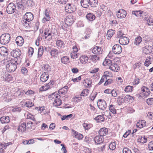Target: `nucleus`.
Wrapping results in <instances>:
<instances>
[{
	"label": "nucleus",
	"instance_id": "1",
	"mask_svg": "<svg viewBox=\"0 0 153 153\" xmlns=\"http://www.w3.org/2000/svg\"><path fill=\"white\" fill-rule=\"evenodd\" d=\"M17 64H18L17 61H10L6 65L7 70L10 72H14L17 68Z\"/></svg>",
	"mask_w": 153,
	"mask_h": 153
},
{
	"label": "nucleus",
	"instance_id": "2",
	"mask_svg": "<svg viewBox=\"0 0 153 153\" xmlns=\"http://www.w3.org/2000/svg\"><path fill=\"white\" fill-rule=\"evenodd\" d=\"M10 39V35L8 33H4L0 37V42L2 45H6L9 42Z\"/></svg>",
	"mask_w": 153,
	"mask_h": 153
},
{
	"label": "nucleus",
	"instance_id": "3",
	"mask_svg": "<svg viewBox=\"0 0 153 153\" xmlns=\"http://www.w3.org/2000/svg\"><path fill=\"white\" fill-rule=\"evenodd\" d=\"M53 34V33L51 30L48 29L45 30L42 36L43 39L50 41L52 39Z\"/></svg>",
	"mask_w": 153,
	"mask_h": 153
},
{
	"label": "nucleus",
	"instance_id": "4",
	"mask_svg": "<svg viewBox=\"0 0 153 153\" xmlns=\"http://www.w3.org/2000/svg\"><path fill=\"white\" fill-rule=\"evenodd\" d=\"M66 12L71 13L76 10V7L72 3H68L66 5L65 8Z\"/></svg>",
	"mask_w": 153,
	"mask_h": 153
},
{
	"label": "nucleus",
	"instance_id": "5",
	"mask_svg": "<svg viewBox=\"0 0 153 153\" xmlns=\"http://www.w3.org/2000/svg\"><path fill=\"white\" fill-rule=\"evenodd\" d=\"M16 7L15 4L13 3H10L8 5L6 11L9 14H12L14 13L16 10Z\"/></svg>",
	"mask_w": 153,
	"mask_h": 153
},
{
	"label": "nucleus",
	"instance_id": "6",
	"mask_svg": "<svg viewBox=\"0 0 153 153\" xmlns=\"http://www.w3.org/2000/svg\"><path fill=\"white\" fill-rule=\"evenodd\" d=\"M75 19L74 17L72 15H68L65 20V24L67 26H71L73 23Z\"/></svg>",
	"mask_w": 153,
	"mask_h": 153
},
{
	"label": "nucleus",
	"instance_id": "7",
	"mask_svg": "<svg viewBox=\"0 0 153 153\" xmlns=\"http://www.w3.org/2000/svg\"><path fill=\"white\" fill-rule=\"evenodd\" d=\"M122 48L119 44H116L112 48V51L115 54H119L122 52Z\"/></svg>",
	"mask_w": 153,
	"mask_h": 153
},
{
	"label": "nucleus",
	"instance_id": "8",
	"mask_svg": "<svg viewBox=\"0 0 153 153\" xmlns=\"http://www.w3.org/2000/svg\"><path fill=\"white\" fill-rule=\"evenodd\" d=\"M97 104L99 108L101 110H104L107 107L106 103L104 100H100Z\"/></svg>",
	"mask_w": 153,
	"mask_h": 153
},
{
	"label": "nucleus",
	"instance_id": "9",
	"mask_svg": "<svg viewBox=\"0 0 153 153\" xmlns=\"http://www.w3.org/2000/svg\"><path fill=\"white\" fill-rule=\"evenodd\" d=\"M127 14L126 11L123 9L119 10L117 12V16L118 18L123 19L126 16Z\"/></svg>",
	"mask_w": 153,
	"mask_h": 153
},
{
	"label": "nucleus",
	"instance_id": "10",
	"mask_svg": "<svg viewBox=\"0 0 153 153\" xmlns=\"http://www.w3.org/2000/svg\"><path fill=\"white\" fill-rule=\"evenodd\" d=\"M33 15L31 12H27L24 16V19H26V21L31 22L33 19Z\"/></svg>",
	"mask_w": 153,
	"mask_h": 153
},
{
	"label": "nucleus",
	"instance_id": "11",
	"mask_svg": "<svg viewBox=\"0 0 153 153\" xmlns=\"http://www.w3.org/2000/svg\"><path fill=\"white\" fill-rule=\"evenodd\" d=\"M92 51L94 54H100L102 53V49L101 47L96 46L92 49Z\"/></svg>",
	"mask_w": 153,
	"mask_h": 153
},
{
	"label": "nucleus",
	"instance_id": "12",
	"mask_svg": "<svg viewBox=\"0 0 153 153\" xmlns=\"http://www.w3.org/2000/svg\"><path fill=\"white\" fill-rule=\"evenodd\" d=\"M26 128V123L25 122H21L19 126L18 130L20 132H24Z\"/></svg>",
	"mask_w": 153,
	"mask_h": 153
},
{
	"label": "nucleus",
	"instance_id": "13",
	"mask_svg": "<svg viewBox=\"0 0 153 153\" xmlns=\"http://www.w3.org/2000/svg\"><path fill=\"white\" fill-rule=\"evenodd\" d=\"M60 97L61 96L60 95L56 96V99H54V102H53V106L57 107L61 105L62 102L60 99Z\"/></svg>",
	"mask_w": 153,
	"mask_h": 153
},
{
	"label": "nucleus",
	"instance_id": "14",
	"mask_svg": "<svg viewBox=\"0 0 153 153\" xmlns=\"http://www.w3.org/2000/svg\"><path fill=\"white\" fill-rule=\"evenodd\" d=\"M11 54L13 57L17 58L21 55V52L19 49L16 48L11 52Z\"/></svg>",
	"mask_w": 153,
	"mask_h": 153
},
{
	"label": "nucleus",
	"instance_id": "15",
	"mask_svg": "<svg viewBox=\"0 0 153 153\" xmlns=\"http://www.w3.org/2000/svg\"><path fill=\"white\" fill-rule=\"evenodd\" d=\"M120 43L122 45H126L128 44L129 42V39L127 37L124 36L122 37L119 39Z\"/></svg>",
	"mask_w": 153,
	"mask_h": 153
},
{
	"label": "nucleus",
	"instance_id": "16",
	"mask_svg": "<svg viewBox=\"0 0 153 153\" xmlns=\"http://www.w3.org/2000/svg\"><path fill=\"white\" fill-rule=\"evenodd\" d=\"M109 68L112 71L114 72H117L120 70V68L118 64L113 63L110 65Z\"/></svg>",
	"mask_w": 153,
	"mask_h": 153
},
{
	"label": "nucleus",
	"instance_id": "17",
	"mask_svg": "<svg viewBox=\"0 0 153 153\" xmlns=\"http://www.w3.org/2000/svg\"><path fill=\"white\" fill-rule=\"evenodd\" d=\"M1 78L3 81H7V82H9L11 81L13 78L12 76L8 73H5L4 75H3L1 76Z\"/></svg>",
	"mask_w": 153,
	"mask_h": 153
},
{
	"label": "nucleus",
	"instance_id": "18",
	"mask_svg": "<svg viewBox=\"0 0 153 153\" xmlns=\"http://www.w3.org/2000/svg\"><path fill=\"white\" fill-rule=\"evenodd\" d=\"M16 4L17 6L19 9L23 10L25 9V3L22 1V0L17 1Z\"/></svg>",
	"mask_w": 153,
	"mask_h": 153
},
{
	"label": "nucleus",
	"instance_id": "19",
	"mask_svg": "<svg viewBox=\"0 0 153 153\" xmlns=\"http://www.w3.org/2000/svg\"><path fill=\"white\" fill-rule=\"evenodd\" d=\"M15 41L17 45L20 46H22L24 42V40L23 37L20 36H18L16 38Z\"/></svg>",
	"mask_w": 153,
	"mask_h": 153
},
{
	"label": "nucleus",
	"instance_id": "20",
	"mask_svg": "<svg viewBox=\"0 0 153 153\" xmlns=\"http://www.w3.org/2000/svg\"><path fill=\"white\" fill-rule=\"evenodd\" d=\"M49 75L48 73L44 72L41 75L40 80L42 82H45L49 78Z\"/></svg>",
	"mask_w": 153,
	"mask_h": 153
},
{
	"label": "nucleus",
	"instance_id": "21",
	"mask_svg": "<svg viewBox=\"0 0 153 153\" xmlns=\"http://www.w3.org/2000/svg\"><path fill=\"white\" fill-rule=\"evenodd\" d=\"M0 54L4 56L8 55L7 49L5 47L2 46L0 48Z\"/></svg>",
	"mask_w": 153,
	"mask_h": 153
},
{
	"label": "nucleus",
	"instance_id": "22",
	"mask_svg": "<svg viewBox=\"0 0 153 153\" xmlns=\"http://www.w3.org/2000/svg\"><path fill=\"white\" fill-rule=\"evenodd\" d=\"M94 141L95 143L100 144L102 143L103 141V138L100 135H98L95 137L94 138Z\"/></svg>",
	"mask_w": 153,
	"mask_h": 153
},
{
	"label": "nucleus",
	"instance_id": "23",
	"mask_svg": "<svg viewBox=\"0 0 153 153\" xmlns=\"http://www.w3.org/2000/svg\"><path fill=\"white\" fill-rule=\"evenodd\" d=\"M108 133V129L105 128H101L99 132L100 135L103 137V136L106 135Z\"/></svg>",
	"mask_w": 153,
	"mask_h": 153
},
{
	"label": "nucleus",
	"instance_id": "24",
	"mask_svg": "<svg viewBox=\"0 0 153 153\" xmlns=\"http://www.w3.org/2000/svg\"><path fill=\"white\" fill-rule=\"evenodd\" d=\"M129 96L127 95L124 98H123V97L122 96H119L118 97V99H119V101H121V102H128L129 100H130Z\"/></svg>",
	"mask_w": 153,
	"mask_h": 153
},
{
	"label": "nucleus",
	"instance_id": "25",
	"mask_svg": "<svg viewBox=\"0 0 153 153\" xmlns=\"http://www.w3.org/2000/svg\"><path fill=\"white\" fill-rule=\"evenodd\" d=\"M88 59V57L85 55L81 56L79 57V60L80 62L84 64L87 62Z\"/></svg>",
	"mask_w": 153,
	"mask_h": 153
},
{
	"label": "nucleus",
	"instance_id": "26",
	"mask_svg": "<svg viewBox=\"0 0 153 153\" xmlns=\"http://www.w3.org/2000/svg\"><path fill=\"white\" fill-rule=\"evenodd\" d=\"M81 6L84 8H86L89 5V0H81Z\"/></svg>",
	"mask_w": 153,
	"mask_h": 153
},
{
	"label": "nucleus",
	"instance_id": "27",
	"mask_svg": "<svg viewBox=\"0 0 153 153\" xmlns=\"http://www.w3.org/2000/svg\"><path fill=\"white\" fill-rule=\"evenodd\" d=\"M146 125V122L145 120H139L137 124V127L141 128L145 126Z\"/></svg>",
	"mask_w": 153,
	"mask_h": 153
},
{
	"label": "nucleus",
	"instance_id": "28",
	"mask_svg": "<svg viewBox=\"0 0 153 153\" xmlns=\"http://www.w3.org/2000/svg\"><path fill=\"white\" fill-rule=\"evenodd\" d=\"M0 121L2 123H9L10 121L9 117L8 116L2 117L0 118Z\"/></svg>",
	"mask_w": 153,
	"mask_h": 153
},
{
	"label": "nucleus",
	"instance_id": "29",
	"mask_svg": "<svg viewBox=\"0 0 153 153\" xmlns=\"http://www.w3.org/2000/svg\"><path fill=\"white\" fill-rule=\"evenodd\" d=\"M68 89V86H65L59 90L58 93L60 94H65L67 93Z\"/></svg>",
	"mask_w": 153,
	"mask_h": 153
},
{
	"label": "nucleus",
	"instance_id": "30",
	"mask_svg": "<svg viewBox=\"0 0 153 153\" xmlns=\"http://www.w3.org/2000/svg\"><path fill=\"white\" fill-rule=\"evenodd\" d=\"M86 17V19L90 21H92L95 19V16L92 13H88Z\"/></svg>",
	"mask_w": 153,
	"mask_h": 153
},
{
	"label": "nucleus",
	"instance_id": "31",
	"mask_svg": "<svg viewBox=\"0 0 153 153\" xmlns=\"http://www.w3.org/2000/svg\"><path fill=\"white\" fill-rule=\"evenodd\" d=\"M56 45L58 48H62L64 47V42L61 40L57 39L56 42Z\"/></svg>",
	"mask_w": 153,
	"mask_h": 153
},
{
	"label": "nucleus",
	"instance_id": "32",
	"mask_svg": "<svg viewBox=\"0 0 153 153\" xmlns=\"http://www.w3.org/2000/svg\"><path fill=\"white\" fill-rule=\"evenodd\" d=\"M103 114L102 115H100L97 116L96 117H95L94 119L97 120V122L98 123H101L104 121L105 118L103 117Z\"/></svg>",
	"mask_w": 153,
	"mask_h": 153
},
{
	"label": "nucleus",
	"instance_id": "33",
	"mask_svg": "<svg viewBox=\"0 0 153 153\" xmlns=\"http://www.w3.org/2000/svg\"><path fill=\"white\" fill-rule=\"evenodd\" d=\"M73 132H74V134L75 135V137L79 140L82 139L83 138V135L77 131L73 130Z\"/></svg>",
	"mask_w": 153,
	"mask_h": 153
},
{
	"label": "nucleus",
	"instance_id": "34",
	"mask_svg": "<svg viewBox=\"0 0 153 153\" xmlns=\"http://www.w3.org/2000/svg\"><path fill=\"white\" fill-rule=\"evenodd\" d=\"M22 23L23 26L25 27H30V22L26 20L25 19H23L22 20Z\"/></svg>",
	"mask_w": 153,
	"mask_h": 153
},
{
	"label": "nucleus",
	"instance_id": "35",
	"mask_svg": "<svg viewBox=\"0 0 153 153\" xmlns=\"http://www.w3.org/2000/svg\"><path fill=\"white\" fill-rule=\"evenodd\" d=\"M152 47L149 45H147L145 47L144 49V51L146 53H151L152 51Z\"/></svg>",
	"mask_w": 153,
	"mask_h": 153
},
{
	"label": "nucleus",
	"instance_id": "36",
	"mask_svg": "<svg viewBox=\"0 0 153 153\" xmlns=\"http://www.w3.org/2000/svg\"><path fill=\"white\" fill-rule=\"evenodd\" d=\"M85 85L86 87H90L92 83V82L90 78L86 79L84 80Z\"/></svg>",
	"mask_w": 153,
	"mask_h": 153
},
{
	"label": "nucleus",
	"instance_id": "37",
	"mask_svg": "<svg viewBox=\"0 0 153 153\" xmlns=\"http://www.w3.org/2000/svg\"><path fill=\"white\" fill-rule=\"evenodd\" d=\"M152 62V57L149 56L148 57H147L145 62L144 65L147 67L150 64H151Z\"/></svg>",
	"mask_w": 153,
	"mask_h": 153
},
{
	"label": "nucleus",
	"instance_id": "38",
	"mask_svg": "<svg viewBox=\"0 0 153 153\" xmlns=\"http://www.w3.org/2000/svg\"><path fill=\"white\" fill-rule=\"evenodd\" d=\"M109 109L110 111L113 114H115L116 113V110L115 105L112 104L110 105H109Z\"/></svg>",
	"mask_w": 153,
	"mask_h": 153
},
{
	"label": "nucleus",
	"instance_id": "39",
	"mask_svg": "<svg viewBox=\"0 0 153 153\" xmlns=\"http://www.w3.org/2000/svg\"><path fill=\"white\" fill-rule=\"evenodd\" d=\"M45 17L43 19V20L44 19L47 21H48L50 20L51 17L49 15V13L48 12L47 10H46L45 11Z\"/></svg>",
	"mask_w": 153,
	"mask_h": 153
},
{
	"label": "nucleus",
	"instance_id": "40",
	"mask_svg": "<svg viewBox=\"0 0 153 153\" xmlns=\"http://www.w3.org/2000/svg\"><path fill=\"white\" fill-rule=\"evenodd\" d=\"M142 41V38L140 36H139L135 39L134 42V44L136 45H138L140 44Z\"/></svg>",
	"mask_w": 153,
	"mask_h": 153
},
{
	"label": "nucleus",
	"instance_id": "41",
	"mask_svg": "<svg viewBox=\"0 0 153 153\" xmlns=\"http://www.w3.org/2000/svg\"><path fill=\"white\" fill-rule=\"evenodd\" d=\"M112 62L111 60L108 59H106L103 62L102 64L105 66H109L112 64Z\"/></svg>",
	"mask_w": 153,
	"mask_h": 153
},
{
	"label": "nucleus",
	"instance_id": "42",
	"mask_svg": "<svg viewBox=\"0 0 153 153\" xmlns=\"http://www.w3.org/2000/svg\"><path fill=\"white\" fill-rule=\"evenodd\" d=\"M44 52L43 47L42 46H40L39 48L38 56V57H40L43 55Z\"/></svg>",
	"mask_w": 153,
	"mask_h": 153
},
{
	"label": "nucleus",
	"instance_id": "43",
	"mask_svg": "<svg viewBox=\"0 0 153 153\" xmlns=\"http://www.w3.org/2000/svg\"><path fill=\"white\" fill-rule=\"evenodd\" d=\"M42 68L45 71H47L48 72L50 71H51V67L49 65L47 64H44L43 65Z\"/></svg>",
	"mask_w": 153,
	"mask_h": 153
},
{
	"label": "nucleus",
	"instance_id": "44",
	"mask_svg": "<svg viewBox=\"0 0 153 153\" xmlns=\"http://www.w3.org/2000/svg\"><path fill=\"white\" fill-rule=\"evenodd\" d=\"M115 31L114 30L111 29L108 30L107 32V35L108 37H109V39L113 36V35L114 34Z\"/></svg>",
	"mask_w": 153,
	"mask_h": 153
},
{
	"label": "nucleus",
	"instance_id": "45",
	"mask_svg": "<svg viewBox=\"0 0 153 153\" xmlns=\"http://www.w3.org/2000/svg\"><path fill=\"white\" fill-rule=\"evenodd\" d=\"M119 91L118 90L116 89H114L111 91V93L112 96L114 97H117L118 95L119 94Z\"/></svg>",
	"mask_w": 153,
	"mask_h": 153
},
{
	"label": "nucleus",
	"instance_id": "46",
	"mask_svg": "<svg viewBox=\"0 0 153 153\" xmlns=\"http://www.w3.org/2000/svg\"><path fill=\"white\" fill-rule=\"evenodd\" d=\"M97 0H89V4L91 7H96L97 5Z\"/></svg>",
	"mask_w": 153,
	"mask_h": 153
},
{
	"label": "nucleus",
	"instance_id": "47",
	"mask_svg": "<svg viewBox=\"0 0 153 153\" xmlns=\"http://www.w3.org/2000/svg\"><path fill=\"white\" fill-rule=\"evenodd\" d=\"M59 53V52H58V50L56 49H54L52 50L51 51V55L53 57L56 56V55Z\"/></svg>",
	"mask_w": 153,
	"mask_h": 153
},
{
	"label": "nucleus",
	"instance_id": "48",
	"mask_svg": "<svg viewBox=\"0 0 153 153\" xmlns=\"http://www.w3.org/2000/svg\"><path fill=\"white\" fill-rule=\"evenodd\" d=\"M83 126L85 130H88L92 127V125L84 123L83 124Z\"/></svg>",
	"mask_w": 153,
	"mask_h": 153
},
{
	"label": "nucleus",
	"instance_id": "49",
	"mask_svg": "<svg viewBox=\"0 0 153 153\" xmlns=\"http://www.w3.org/2000/svg\"><path fill=\"white\" fill-rule=\"evenodd\" d=\"M25 105L27 107H30L33 105V104L30 100H28L24 102Z\"/></svg>",
	"mask_w": 153,
	"mask_h": 153
},
{
	"label": "nucleus",
	"instance_id": "50",
	"mask_svg": "<svg viewBox=\"0 0 153 153\" xmlns=\"http://www.w3.org/2000/svg\"><path fill=\"white\" fill-rule=\"evenodd\" d=\"M90 59L92 60L93 61L95 62L98 60L99 59V57L97 55H90Z\"/></svg>",
	"mask_w": 153,
	"mask_h": 153
},
{
	"label": "nucleus",
	"instance_id": "51",
	"mask_svg": "<svg viewBox=\"0 0 153 153\" xmlns=\"http://www.w3.org/2000/svg\"><path fill=\"white\" fill-rule=\"evenodd\" d=\"M116 143L115 142H112L109 145V148L110 150H114L116 148Z\"/></svg>",
	"mask_w": 153,
	"mask_h": 153
},
{
	"label": "nucleus",
	"instance_id": "52",
	"mask_svg": "<svg viewBox=\"0 0 153 153\" xmlns=\"http://www.w3.org/2000/svg\"><path fill=\"white\" fill-rule=\"evenodd\" d=\"M113 82V80L112 79H107L105 83L104 84V86H106L109 85H110Z\"/></svg>",
	"mask_w": 153,
	"mask_h": 153
},
{
	"label": "nucleus",
	"instance_id": "53",
	"mask_svg": "<svg viewBox=\"0 0 153 153\" xmlns=\"http://www.w3.org/2000/svg\"><path fill=\"white\" fill-rule=\"evenodd\" d=\"M89 93V90L87 89H84L80 94L81 96H87Z\"/></svg>",
	"mask_w": 153,
	"mask_h": 153
},
{
	"label": "nucleus",
	"instance_id": "54",
	"mask_svg": "<svg viewBox=\"0 0 153 153\" xmlns=\"http://www.w3.org/2000/svg\"><path fill=\"white\" fill-rule=\"evenodd\" d=\"M69 58L67 56H63L61 58V61L62 63L64 64H66L69 61Z\"/></svg>",
	"mask_w": 153,
	"mask_h": 153
},
{
	"label": "nucleus",
	"instance_id": "55",
	"mask_svg": "<svg viewBox=\"0 0 153 153\" xmlns=\"http://www.w3.org/2000/svg\"><path fill=\"white\" fill-rule=\"evenodd\" d=\"M73 115L72 114H70L67 115H64L61 117V120H69L70 118L72 117Z\"/></svg>",
	"mask_w": 153,
	"mask_h": 153
},
{
	"label": "nucleus",
	"instance_id": "56",
	"mask_svg": "<svg viewBox=\"0 0 153 153\" xmlns=\"http://www.w3.org/2000/svg\"><path fill=\"white\" fill-rule=\"evenodd\" d=\"M27 6L29 8L35 5L34 3L32 0H27Z\"/></svg>",
	"mask_w": 153,
	"mask_h": 153
},
{
	"label": "nucleus",
	"instance_id": "57",
	"mask_svg": "<svg viewBox=\"0 0 153 153\" xmlns=\"http://www.w3.org/2000/svg\"><path fill=\"white\" fill-rule=\"evenodd\" d=\"M76 53L72 52L70 54V55L71 58L73 59H75L77 58L79 54V53Z\"/></svg>",
	"mask_w": 153,
	"mask_h": 153
},
{
	"label": "nucleus",
	"instance_id": "58",
	"mask_svg": "<svg viewBox=\"0 0 153 153\" xmlns=\"http://www.w3.org/2000/svg\"><path fill=\"white\" fill-rule=\"evenodd\" d=\"M58 95H59L56 92H54L50 94L48 96V97L50 100L54 99H56V96H58Z\"/></svg>",
	"mask_w": 153,
	"mask_h": 153
},
{
	"label": "nucleus",
	"instance_id": "59",
	"mask_svg": "<svg viewBox=\"0 0 153 153\" xmlns=\"http://www.w3.org/2000/svg\"><path fill=\"white\" fill-rule=\"evenodd\" d=\"M133 87L130 85H128L126 87L125 89V91L126 92H131L132 91Z\"/></svg>",
	"mask_w": 153,
	"mask_h": 153
},
{
	"label": "nucleus",
	"instance_id": "60",
	"mask_svg": "<svg viewBox=\"0 0 153 153\" xmlns=\"http://www.w3.org/2000/svg\"><path fill=\"white\" fill-rule=\"evenodd\" d=\"M138 142L143 143H144L147 142V139L144 136L141 137L140 138L138 139Z\"/></svg>",
	"mask_w": 153,
	"mask_h": 153
},
{
	"label": "nucleus",
	"instance_id": "61",
	"mask_svg": "<svg viewBox=\"0 0 153 153\" xmlns=\"http://www.w3.org/2000/svg\"><path fill=\"white\" fill-rule=\"evenodd\" d=\"M142 64V62H137L134 64L133 65V68L134 69H135L136 68H139L141 66V65Z\"/></svg>",
	"mask_w": 153,
	"mask_h": 153
},
{
	"label": "nucleus",
	"instance_id": "62",
	"mask_svg": "<svg viewBox=\"0 0 153 153\" xmlns=\"http://www.w3.org/2000/svg\"><path fill=\"white\" fill-rule=\"evenodd\" d=\"M34 52V49L33 48L30 47L29 48L28 53L30 57L32 56Z\"/></svg>",
	"mask_w": 153,
	"mask_h": 153
},
{
	"label": "nucleus",
	"instance_id": "63",
	"mask_svg": "<svg viewBox=\"0 0 153 153\" xmlns=\"http://www.w3.org/2000/svg\"><path fill=\"white\" fill-rule=\"evenodd\" d=\"M53 82L51 81L49 83L45 85L48 88V89L51 88L53 87Z\"/></svg>",
	"mask_w": 153,
	"mask_h": 153
},
{
	"label": "nucleus",
	"instance_id": "64",
	"mask_svg": "<svg viewBox=\"0 0 153 153\" xmlns=\"http://www.w3.org/2000/svg\"><path fill=\"white\" fill-rule=\"evenodd\" d=\"M123 153H132L131 150L127 148H124L123 150Z\"/></svg>",
	"mask_w": 153,
	"mask_h": 153
}]
</instances>
